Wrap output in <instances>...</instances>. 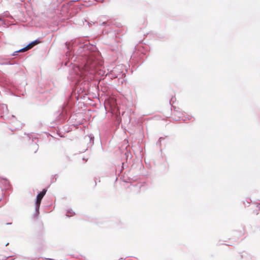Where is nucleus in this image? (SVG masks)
I'll return each mask as SVG.
<instances>
[{"label": "nucleus", "mask_w": 260, "mask_h": 260, "mask_svg": "<svg viewBox=\"0 0 260 260\" xmlns=\"http://www.w3.org/2000/svg\"><path fill=\"white\" fill-rule=\"evenodd\" d=\"M1 20H2V19L0 18V21H1Z\"/></svg>", "instance_id": "4"}, {"label": "nucleus", "mask_w": 260, "mask_h": 260, "mask_svg": "<svg viewBox=\"0 0 260 260\" xmlns=\"http://www.w3.org/2000/svg\"><path fill=\"white\" fill-rule=\"evenodd\" d=\"M40 43V41L36 40L31 43L27 45L25 47L23 48V49L19 50V52H24L26 51L31 48H32L34 46H35L36 45L39 44Z\"/></svg>", "instance_id": "2"}, {"label": "nucleus", "mask_w": 260, "mask_h": 260, "mask_svg": "<svg viewBox=\"0 0 260 260\" xmlns=\"http://www.w3.org/2000/svg\"><path fill=\"white\" fill-rule=\"evenodd\" d=\"M46 191H47L46 189H43V190L38 194L37 197V201H36V208H37V209L39 208L42 199H43V198L46 194Z\"/></svg>", "instance_id": "1"}, {"label": "nucleus", "mask_w": 260, "mask_h": 260, "mask_svg": "<svg viewBox=\"0 0 260 260\" xmlns=\"http://www.w3.org/2000/svg\"><path fill=\"white\" fill-rule=\"evenodd\" d=\"M94 66L91 64V61L89 59L87 61L86 63L84 66V70L85 71L91 70L93 69Z\"/></svg>", "instance_id": "3"}]
</instances>
